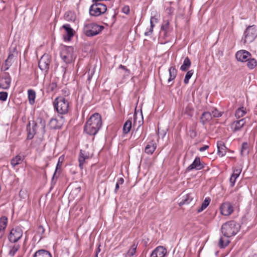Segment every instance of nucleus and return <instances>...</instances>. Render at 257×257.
<instances>
[{
	"label": "nucleus",
	"mask_w": 257,
	"mask_h": 257,
	"mask_svg": "<svg viewBox=\"0 0 257 257\" xmlns=\"http://www.w3.org/2000/svg\"><path fill=\"white\" fill-rule=\"evenodd\" d=\"M102 125L101 115L95 113L92 114L86 122L84 131L89 135H95Z\"/></svg>",
	"instance_id": "f257e3e1"
},
{
	"label": "nucleus",
	"mask_w": 257,
	"mask_h": 257,
	"mask_svg": "<svg viewBox=\"0 0 257 257\" xmlns=\"http://www.w3.org/2000/svg\"><path fill=\"white\" fill-rule=\"evenodd\" d=\"M39 122L36 123L33 121L31 123L30 122L27 126L28 132V139H32L37 132H40L41 134H44L45 132V121L42 118L38 119Z\"/></svg>",
	"instance_id": "f03ea898"
},
{
	"label": "nucleus",
	"mask_w": 257,
	"mask_h": 257,
	"mask_svg": "<svg viewBox=\"0 0 257 257\" xmlns=\"http://www.w3.org/2000/svg\"><path fill=\"white\" fill-rule=\"evenodd\" d=\"M240 227L239 223L231 220L223 224L221 231L224 236L228 238L235 235L239 230Z\"/></svg>",
	"instance_id": "7ed1b4c3"
},
{
	"label": "nucleus",
	"mask_w": 257,
	"mask_h": 257,
	"mask_svg": "<svg viewBox=\"0 0 257 257\" xmlns=\"http://www.w3.org/2000/svg\"><path fill=\"white\" fill-rule=\"evenodd\" d=\"M54 106L58 113L65 114L69 111V102L63 97H58L54 101Z\"/></svg>",
	"instance_id": "20e7f679"
},
{
	"label": "nucleus",
	"mask_w": 257,
	"mask_h": 257,
	"mask_svg": "<svg viewBox=\"0 0 257 257\" xmlns=\"http://www.w3.org/2000/svg\"><path fill=\"white\" fill-rule=\"evenodd\" d=\"M74 49L72 47L64 46L62 48L60 56L62 60L66 63L69 64L73 62L76 57L73 54Z\"/></svg>",
	"instance_id": "39448f33"
},
{
	"label": "nucleus",
	"mask_w": 257,
	"mask_h": 257,
	"mask_svg": "<svg viewBox=\"0 0 257 257\" xmlns=\"http://www.w3.org/2000/svg\"><path fill=\"white\" fill-rule=\"evenodd\" d=\"M103 29V26L94 23L88 24L84 26V32L87 36L92 37L100 33Z\"/></svg>",
	"instance_id": "423d86ee"
},
{
	"label": "nucleus",
	"mask_w": 257,
	"mask_h": 257,
	"mask_svg": "<svg viewBox=\"0 0 257 257\" xmlns=\"http://www.w3.org/2000/svg\"><path fill=\"white\" fill-rule=\"evenodd\" d=\"M89 8V14L91 16L98 17L103 14L107 10L106 5L101 3L92 2Z\"/></svg>",
	"instance_id": "0eeeda50"
},
{
	"label": "nucleus",
	"mask_w": 257,
	"mask_h": 257,
	"mask_svg": "<svg viewBox=\"0 0 257 257\" xmlns=\"http://www.w3.org/2000/svg\"><path fill=\"white\" fill-rule=\"evenodd\" d=\"M257 36V30L254 26H250L247 28L244 33V44L252 42Z\"/></svg>",
	"instance_id": "6e6552de"
},
{
	"label": "nucleus",
	"mask_w": 257,
	"mask_h": 257,
	"mask_svg": "<svg viewBox=\"0 0 257 257\" xmlns=\"http://www.w3.org/2000/svg\"><path fill=\"white\" fill-rule=\"evenodd\" d=\"M23 234V231L21 227L18 226L13 228L8 236L9 240L12 243H15L22 237Z\"/></svg>",
	"instance_id": "1a4fd4ad"
},
{
	"label": "nucleus",
	"mask_w": 257,
	"mask_h": 257,
	"mask_svg": "<svg viewBox=\"0 0 257 257\" xmlns=\"http://www.w3.org/2000/svg\"><path fill=\"white\" fill-rule=\"evenodd\" d=\"M51 62V56L47 54H44L39 62V67L41 70L44 71H47L49 68V65Z\"/></svg>",
	"instance_id": "9d476101"
},
{
	"label": "nucleus",
	"mask_w": 257,
	"mask_h": 257,
	"mask_svg": "<svg viewBox=\"0 0 257 257\" xmlns=\"http://www.w3.org/2000/svg\"><path fill=\"white\" fill-rule=\"evenodd\" d=\"M11 78L8 73H4L0 77V87L4 89H8L11 84Z\"/></svg>",
	"instance_id": "9b49d317"
},
{
	"label": "nucleus",
	"mask_w": 257,
	"mask_h": 257,
	"mask_svg": "<svg viewBox=\"0 0 257 257\" xmlns=\"http://www.w3.org/2000/svg\"><path fill=\"white\" fill-rule=\"evenodd\" d=\"M220 209L221 213L225 216L230 215L233 211L232 204L228 202L222 203L220 207Z\"/></svg>",
	"instance_id": "f8f14e48"
},
{
	"label": "nucleus",
	"mask_w": 257,
	"mask_h": 257,
	"mask_svg": "<svg viewBox=\"0 0 257 257\" xmlns=\"http://www.w3.org/2000/svg\"><path fill=\"white\" fill-rule=\"evenodd\" d=\"M235 57L238 61L243 62H246L248 59L251 57V55L248 51L242 50L237 52Z\"/></svg>",
	"instance_id": "ddd939ff"
},
{
	"label": "nucleus",
	"mask_w": 257,
	"mask_h": 257,
	"mask_svg": "<svg viewBox=\"0 0 257 257\" xmlns=\"http://www.w3.org/2000/svg\"><path fill=\"white\" fill-rule=\"evenodd\" d=\"M203 168V163L201 162L200 158L197 157L195 158L193 162L187 168L186 170L187 171H190L193 169L199 170Z\"/></svg>",
	"instance_id": "4468645a"
},
{
	"label": "nucleus",
	"mask_w": 257,
	"mask_h": 257,
	"mask_svg": "<svg viewBox=\"0 0 257 257\" xmlns=\"http://www.w3.org/2000/svg\"><path fill=\"white\" fill-rule=\"evenodd\" d=\"M245 123V120L244 118L234 121L231 124V128L233 132H236L240 131L244 125Z\"/></svg>",
	"instance_id": "2eb2a0df"
},
{
	"label": "nucleus",
	"mask_w": 257,
	"mask_h": 257,
	"mask_svg": "<svg viewBox=\"0 0 257 257\" xmlns=\"http://www.w3.org/2000/svg\"><path fill=\"white\" fill-rule=\"evenodd\" d=\"M166 253V248L162 246H159L152 252L150 257H164Z\"/></svg>",
	"instance_id": "dca6fc26"
},
{
	"label": "nucleus",
	"mask_w": 257,
	"mask_h": 257,
	"mask_svg": "<svg viewBox=\"0 0 257 257\" xmlns=\"http://www.w3.org/2000/svg\"><path fill=\"white\" fill-rule=\"evenodd\" d=\"M194 194L190 193L183 197L182 200L179 202V205L189 204L194 199Z\"/></svg>",
	"instance_id": "f3484780"
},
{
	"label": "nucleus",
	"mask_w": 257,
	"mask_h": 257,
	"mask_svg": "<svg viewBox=\"0 0 257 257\" xmlns=\"http://www.w3.org/2000/svg\"><path fill=\"white\" fill-rule=\"evenodd\" d=\"M241 172V169L240 168H236L234 170L230 178V183L231 186H233L236 179L239 176Z\"/></svg>",
	"instance_id": "a211bd4d"
},
{
	"label": "nucleus",
	"mask_w": 257,
	"mask_h": 257,
	"mask_svg": "<svg viewBox=\"0 0 257 257\" xmlns=\"http://www.w3.org/2000/svg\"><path fill=\"white\" fill-rule=\"evenodd\" d=\"M62 125V120H58L56 118H52L49 122V125L52 129L59 128Z\"/></svg>",
	"instance_id": "6ab92c4d"
},
{
	"label": "nucleus",
	"mask_w": 257,
	"mask_h": 257,
	"mask_svg": "<svg viewBox=\"0 0 257 257\" xmlns=\"http://www.w3.org/2000/svg\"><path fill=\"white\" fill-rule=\"evenodd\" d=\"M62 27L65 30L67 33L66 36H64V39L69 41L74 35L73 29L70 27L69 24L64 25Z\"/></svg>",
	"instance_id": "aec40b11"
},
{
	"label": "nucleus",
	"mask_w": 257,
	"mask_h": 257,
	"mask_svg": "<svg viewBox=\"0 0 257 257\" xmlns=\"http://www.w3.org/2000/svg\"><path fill=\"white\" fill-rule=\"evenodd\" d=\"M33 257H52L51 253L45 249L37 250L33 255Z\"/></svg>",
	"instance_id": "412c9836"
},
{
	"label": "nucleus",
	"mask_w": 257,
	"mask_h": 257,
	"mask_svg": "<svg viewBox=\"0 0 257 257\" xmlns=\"http://www.w3.org/2000/svg\"><path fill=\"white\" fill-rule=\"evenodd\" d=\"M158 22V20L155 17H151L150 19V28L145 32V36H150L152 34L155 23Z\"/></svg>",
	"instance_id": "4be33fe9"
},
{
	"label": "nucleus",
	"mask_w": 257,
	"mask_h": 257,
	"mask_svg": "<svg viewBox=\"0 0 257 257\" xmlns=\"http://www.w3.org/2000/svg\"><path fill=\"white\" fill-rule=\"evenodd\" d=\"M156 144L155 142H150L145 147V152L148 154H152L156 149Z\"/></svg>",
	"instance_id": "5701e85b"
},
{
	"label": "nucleus",
	"mask_w": 257,
	"mask_h": 257,
	"mask_svg": "<svg viewBox=\"0 0 257 257\" xmlns=\"http://www.w3.org/2000/svg\"><path fill=\"white\" fill-rule=\"evenodd\" d=\"M88 155H85L84 151H82V150L80 151L78 161L79 163V166L81 169H82L83 168V165L85 163V160L88 159Z\"/></svg>",
	"instance_id": "b1692460"
},
{
	"label": "nucleus",
	"mask_w": 257,
	"mask_h": 257,
	"mask_svg": "<svg viewBox=\"0 0 257 257\" xmlns=\"http://www.w3.org/2000/svg\"><path fill=\"white\" fill-rule=\"evenodd\" d=\"M217 146L218 149V154L221 157L224 156L226 153V147L223 143L222 142H217Z\"/></svg>",
	"instance_id": "393cba45"
},
{
	"label": "nucleus",
	"mask_w": 257,
	"mask_h": 257,
	"mask_svg": "<svg viewBox=\"0 0 257 257\" xmlns=\"http://www.w3.org/2000/svg\"><path fill=\"white\" fill-rule=\"evenodd\" d=\"M23 161V157L20 155H17L12 159L11 164L13 167L20 164Z\"/></svg>",
	"instance_id": "a878e982"
},
{
	"label": "nucleus",
	"mask_w": 257,
	"mask_h": 257,
	"mask_svg": "<svg viewBox=\"0 0 257 257\" xmlns=\"http://www.w3.org/2000/svg\"><path fill=\"white\" fill-rule=\"evenodd\" d=\"M212 118L210 112H204L201 116V122L203 124H205L206 122L210 121Z\"/></svg>",
	"instance_id": "bb28decb"
},
{
	"label": "nucleus",
	"mask_w": 257,
	"mask_h": 257,
	"mask_svg": "<svg viewBox=\"0 0 257 257\" xmlns=\"http://www.w3.org/2000/svg\"><path fill=\"white\" fill-rule=\"evenodd\" d=\"M191 61L188 57H186L184 60L183 64L180 67V70L183 71H186L191 66Z\"/></svg>",
	"instance_id": "cd10ccee"
},
{
	"label": "nucleus",
	"mask_w": 257,
	"mask_h": 257,
	"mask_svg": "<svg viewBox=\"0 0 257 257\" xmlns=\"http://www.w3.org/2000/svg\"><path fill=\"white\" fill-rule=\"evenodd\" d=\"M170 77L168 80V82L169 83L173 80L176 77L177 70L174 67H171L169 69Z\"/></svg>",
	"instance_id": "c85d7f7f"
},
{
	"label": "nucleus",
	"mask_w": 257,
	"mask_h": 257,
	"mask_svg": "<svg viewBox=\"0 0 257 257\" xmlns=\"http://www.w3.org/2000/svg\"><path fill=\"white\" fill-rule=\"evenodd\" d=\"M132 127V121L130 119L126 120L123 126V132L124 134H127L131 131Z\"/></svg>",
	"instance_id": "c756f323"
},
{
	"label": "nucleus",
	"mask_w": 257,
	"mask_h": 257,
	"mask_svg": "<svg viewBox=\"0 0 257 257\" xmlns=\"http://www.w3.org/2000/svg\"><path fill=\"white\" fill-rule=\"evenodd\" d=\"M246 62L247 66L250 69H253L257 65V62L256 60L254 58H251V57H249Z\"/></svg>",
	"instance_id": "7c9ffc66"
},
{
	"label": "nucleus",
	"mask_w": 257,
	"mask_h": 257,
	"mask_svg": "<svg viewBox=\"0 0 257 257\" xmlns=\"http://www.w3.org/2000/svg\"><path fill=\"white\" fill-rule=\"evenodd\" d=\"M20 248V245L18 244H15L11 246L9 252V255L12 256H14Z\"/></svg>",
	"instance_id": "2f4dec72"
},
{
	"label": "nucleus",
	"mask_w": 257,
	"mask_h": 257,
	"mask_svg": "<svg viewBox=\"0 0 257 257\" xmlns=\"http://www.w3.org/2000/svg\"><path fill=\"white\" fill-rule=\"evenodd\" d=\"M246 113V108L244 107H241L238 108L235 112V117L239 118L242 117Z\"/></svg>",
	"instance_id": "473e14b6"
},
{
	"label": "nucleus",
	"mask_w": 257,
	"mask_h": 257,
	"mask_svg": "<svg viewBox=\"0 0 257 257\" xmlns=\"http://www.w3.org/2000/svg\"><path fill=\"white\" fill-rule=\"evenodd\" d=\"M8 224V218L5 216L0 218V228L5 230Z\"/></svg>",
	"instance_id": "72a5a7b5"
},
{
	"label": "nucleus",
	"mask_w": 257,
	"mask_h": 257,
	"mask_svg": "<svg viewBox=\"0 0 257 257\" xmlns=\"http://www.w3.org/2000/svg\"><path fill=\"white\" fill-rule=\"evenodd\" d=\"M137 247V245L133 244L130 249L127 251L126 257H133L136 253Z\"/></svg>",
	"instance_id": "f704fd0d"
},
{
	"label": "nucleus",
	"mask_w": 257,
	"mask_h": 257,
	"mask_svg": "<svg viewBox=\"0 0 257 257\" xmlns=\"http://www.w3.org/2000/svg\"><path fill=\"white\" fill-rule=\"evenodd\" d=\"M28 93L29 102L31 104H32L35 102L36 93L34 90L30 89L28 90Z\"/></svg>",
	"instance_id": "c9c22d12"
},
{
	"label": "nucleus",
	"mask_w": 257,
	"mask_h": 257,
	"mask_svg": "<svg viewBox=\"0 0 257 257\" xmlns=\"http://www.w3.org/2000/svg\"><path fill=\"white\" fill-rule=\"evenodd\" d=\"M14 54H11V53L9 54L8 58L5 61V70H7L9 69L10 66L11 65V61H12V60L13 59V58H14Z\"/></svg>",
	"instance_id": "e433bc0d"
},
{
	"label": "nucleus",
	"mask_w": 257,
	"mask_h": 257,
	"mask_svg": "<svg viewBox=\"0 0 257 257\" xmlns=\"http://www.w3.org/2000/svg\"><path fill=\"white\" fill-rule=\"evenodd\" d=\"M249 145L246 142H244L242 144V147L240 151L241 155H244L248 153Z\"/></svg>",
	"instance_id": "4c0bfd02"
},
{
	"label": "nucleus",
	"mask_w": 257,
	"mask_h": 257,
	"mask_svg": "<svg viewBox=\"0 0 257 257\" xmlns=\"http://www.w3.org/2000/svg\"><path fill=\"white\" fill-rule=\"evenodd\" d=\"M169 21L168 20H164L161 26V30L165 32V34H166L167 32L169 29Z\"/></svg>",
	"instance_id": "58836bf2"
},
{
	"label": "nucleus",
	"mask_w": 257,
	"mask_h": 257,
	"mask_svg": "<svg viewBox=\"0 0 257 257\" xmlns=\"http://www.w3.org/2000/svg\"><path fill=\"white\" fill-rule=\"evenodd\" d=\"M229 243V241L228 239H224L222 237H220L219 241V246L221 248H223L227 246Z\"/></svg>",
	"instance_id": "ea45409f"
},
{
	"label": "nucleus",
	"mask_w": 257,
	"mask_h": 257,
	"mask_svg": "<svg viewBox=\"0 0 257 257\" xmlns=\"http://www.w3.org/2000/svg\"><path fill=\"white\" fill-rule=\"evenodd\" d=\"M57 87V84L56 82L52 81L51 82L48 86L47 87V91L48 92H52L55 90Z\"/></svg>",
	"instance_id": "a19ab883"
},
{
	"label": "nucleus",
	"mask_w": 257,
	"mask_h": 257,
	"mask_svg": "<svg viewBox=\"0 0 257 257\" xmlns=\"http://www.w3.org/2000/svg\"><path fill=\"white\" fill-rule=\"evenodd\" d=\"M193 73H194V71L193 70H189L187 72V73L185 75L184 80V83H185L186 84L188 83L189 80L192 77Z\"/></svg>",
	"instance_id": "79ce46f5"
},
{
	"label": "nucleus",
	"mask_w": 257,
	"mask_h": 257,
	"mask_svg": "<svg viewBox=\"0 0 257 257\" xmlns=\"http://www.w3.org/2000/svg\"><path fill=\"white\" fill-rule=\"evenodd\" d=\"M137 116H134V127H135L136 126H137L138 125V127L137 128V131H138L140 128L141 126L143 123V117L142 116L141 120H140L139 121V122H138V124L137 123Z\"/></svg>",
	"instance_id": "37998d69"
},
{
	"label": "nucleus",
	"mask_w": 257,
	"mask_h": 257,
	"mask_svg": "<svg viewBox=\"0 0 257 257\" xmlns=\"http://www.w3.org/2000/svg\"><path fill=\"white\" fill-rule=\"evenodd\" d=\"M211 114L212 115V117H220L222 115V113L221 112L219 111L216 108H213L211 110Z\"/></svg>",
	"instance_id": "c03bdc74"
},
{
	"label": "nucleus",
	"mask_w": 257,
	"mask_h": 257,
	"mask_svg": "<svg viewBox=\"0 0 257 257\" xmlns=\"http://www.w3.org/2000/svg\"><path fill=\"white\" fill-rule=\"evenodd\" d=\"M81 190V188L79 186H77L72 189L71 192L70 193V196L73 197L74 195H77Z\"/></svg>",
	"instance_id": "a18cd8bd"
},
{
	"label": "nucleus",
	"mask_w": 257,
	"mask_h": 257,
	"mask_svg": "<svg viewBox=\"0 0 257 257\" xmlns=\"http://www.w3.org/2000/svg\"><path fill=\"white\" fill-rule=\"evenodd\" d=\"M8 94L7 92H0V100L5 101L7 100Z\"/></svg>",
	"instance_id": "49530a36"
},
{
	"label": "nucleus",
	"mask_w": 257,
	"mask_h": 257,
	"mask_svg": "<svg viewBox=\"0 0 257 257\" xmlns=\"http://www.w3.org/2000/svg\"><path fill=\"white\" fill-rule=\"evenodd\" d=\"M193 110V107L188 104L186 107V108H185V113H186L188 115H191V113L192 112V111Z\"/></svg>",
	"instance_id": "de8ad7c7"
},
{
	"label": "nucleus",
	"mask_w": 257,
	"mask_h": 257,
	"mask_svg": "<svg viewBox=\"0 0 257 257\" xmlns=\"http://www.w3.org/2000/svg\"><path fill=\"white\" fill-rule=\"evenodd\" d=\"M210 202V199L209 198H206L203 203H202V206H203L202 208H206L208 205L209 204Z\"/></svg>",
	"instance_id": "09e8293b"
},
{
	"label": "nucleus",
	"mask_w": 257,
	"mask_h": 257,
	"mask_svg": "<svg viewBox=\"0 0 257 257\" xmlns=\"http://www.w3.org/2000/svg\"><path fill=\"white\" fill-rule=\"evenodd\" d=\"M94 69H95V67H94L92 70H90V69L89 70L88 72V81H90L91 80V78L92 77V76L94 73Z\"/></svg>",
	"instance_id": "8fccbe9b"
},
{
	"label": "nucleus",
	"mask_w": 257,
	"mask_h": 257,
	"mask_svg": "<svg viewBox=\"0 0 257 257\" xmlns=\"http://www.w3.org/2000/svg\"><path fill=\"white\" fill-rule=\"evenodd\" d=\"M122 11L123 13L125 14H128L130 13V8L128 6H124L122 10Z\"/></svg>",
	"instance_id": "3c124183"
},
{
	"label": "nucleus",
	"mask_w": 257,
	"mask_h": 257,
	"mask_svg": "<svg viewBox=\"0 0 257 257\" xmlns=\"http://www.w3.org/2000/svg\"><path fill=\"white\" fill-rule=\"evenodd\" d=\"M37 231L39 234H42L45 232V229L44 228V227L42 226H39L38 228Z\"/></svg>",
	"instance_id": "603ef678"
},
{
	"label": "nucleus",
	"mask_w": 257,
	"mask_h": 257,
	"mask_svg": "<svg viewBox=\"0 0 257 257\" xmlns=\"http://www.w3.org/2000/svg\"><path fill=\"white\" fill-rule=\"evenodd\" d=\"M119 68L124 70L126 75H128L130 73V71L124 66L120 65L119 66Z\"/></svg>",
	"instance_id": "864d4df0"
},
{
	"label": "nucleus",
	"mask_w": 257,
	"mask_h": 257,
	"mask_svg": "<svg viewBox=\"0 0 257 257\" xmlns=\"http://www.w3.org/2000/svg\"><path fill=\"white\" fill-rule=\"evenodd\" d=\"M209 148V146L207 145H205L202 147L199 148V151L200 152H203L205 150H207Z\"/></svg>",
	"instance_id": "5fc2aeb1"
},
{
	"label": "nucleus",
	"mask_w": 257,
	"mask_h": 257,
	"mask_svg": "<svg viewBox=\"0 0 257 257\" xmlns=\"http://www.w3.org/2000/svg\"><path fill=\"white\" fill-rule=\"evenodd\" d=\"M124 180L122 178H120L119 179V180L117 181V183L118 184H122L123 183Z\"/></svg>",
	"instance_id": "6e6d98bb"
},
{
	"label": "nucleus",
	"mask_w": 257,
	"mask_h": 257,
	"mask_svg": "<svg viewBox=\"0 0 257 257\" xmlns=\"http://www.w3.org/2000/svg\"><path fill=\"white\" fill-rule=\"evenodd\" d=\"M61 71L63 73V75L64 76V74H65L66 73V67H64V66H62L61 67Z\"/></svg>",
	"instance_id": "4d7b16f0"
},
{
	"label": "nucleus",
	"mask_w": 257,
	"mask_h": 257,
	"mask_svg": "<svg viewBox=\"0 0 257 257\" xmlns=\"http://www.w3.org/2000/svg\"><path fill=\"white\" fill-rule=\"evenodd\" d=\"M5 230L0 228V239L2 238L3 236L4 235Z\"/></svg>",
	"instance_id": "13d9d810"
},
{
	"label": "nucleus",
	"mask_w": 257,
	"mask_h": 257,
	"mask_svg": "<svg viewBox=\"0 0 257 257\" xmlns=\"http://www.w3.org/2000/svg\"><path fill=\"white\" fill-rule=\"evenodd\" d=\"M119 185L117 183L116 184V185H115V190H114V192L115 193L117 192V190H118L119 189Z\"/></svg>",
	"instance_id": "bf43d9fd"
},
{
	"label": "nucleus",
	"mask_w": 257,
	"mask_h": 257,
	"mask_svg": "<svg viewBox=\"0 0 257 257\" xmlns=\"http://www.w3.org/2000/svg\"><path fill=\"white\" fill-rule=\"evenodd\" d=\"M203 206L201 205V207L198 209V212H200L201 211H202L204 209H205V208H202Z\"/></svg>",
	"instance_id": "052dcab7"
},
{
	"label": "nucleus",
	"mask_w": 257,
	"mask_h": 257,
	"mask_svg": "<svg viewBox=\"0 0 257 257\" xmlns=\"http://www.w3.org/2000/svg\"><path fill=\"white\" fill-rule=\"evenodd\" d=\"M97 254H98V253L96 252V254H95V257H98V256H97Z\"/></svg>",
	"instance_id": "680f3d73"
},
{
	"label": "nucleus",
	"mask_w": 257,
	"mask_h": 257,
	"mask_svg": "<svg viewBox=\"0 0 257 257\" xmlns=\"http://www.w3.org/2000/svg\"><path fill=\"white\" fill-rule=\"evenodd\" d=\"M171 9H169V13H171Z\"/></svg>",
	"instance_id": "e2e57ef3"
},
{
	"label": "nucleus",
	"mask_w": 257,
	"mask_h": 257,
	"mask_svg": "<svg viewBox=\"0 0 257 257\" xmlns=\"http://www.w3.org/2000/svg\"><path fill=\"white\" fill-rule=\"evenodd\" d=\"M15 50H16V48H14V51H15Z\"/></svg>",
	"instance_id": "0e129e2a"
}]
</instances>
